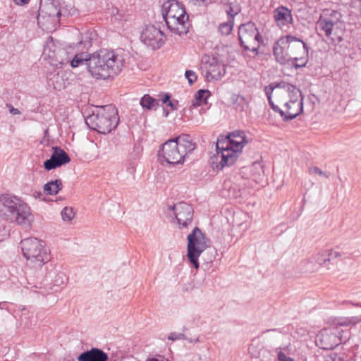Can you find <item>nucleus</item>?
Masks as SVG:
<instances>
[{
    "instance_id": "13",
    "label": "nucleus",
    "mask_w": 361,
    "mask_h": 361,
    "mask_svg": "<svg viewBox=\"0 0 361 361\" xmlns=\"http://www.w3.org/2000/svg\"><path fill=\"white\" fill-rule=\"evenodd\" d=\"M140 39L147 47L152 49H157L164 44L165 35L159 27L154 25H149L142 30Z\"/></svg>"
},
{
    "instance_id": "15",
    "label": "nucleus",
    "mask_w": 361,
    "mask_h": 361,
    "mask_svg": "<svg viewBox=\"0 0 361 361\" xmlns=\"http://www.w3.org/2000/svg\"><path fill=\"white\" fill-rule=\"evenodd\" d=\"M303 98L302 94L295 99L288 101L287 104L284 103L280 106L277 111L281 116L285 119H293L300 115L303 110Z\"/></svg>"
},
{
    "instance_id": "12",
    "label": "nucleus",
    "mask_w": 361,
    "mask_h": 361,
    "mask_svg": "<svg viewBox=\"0 0 361 361\" xmlns=\"http://www.w3.org/2000/svg\"><path fill=\"white\" fill-rule=\"evenodd\" d=\"M201 68L207 81L221 80L226 73L225 66L214 57H203Z\"/></svg>"
},
{
    "instance_id": "17",
    "label": "nucleus",
    "mask_w": 361,
    "mask_h": 361,
    "mask_svg": "<svg viewBox=\"0 0 361 361\" xmlns=\"http://www.w3.org/2000/svg\"><path fill=\"white\" fill-rule=\"evenodd\" d=\"M50 159L44 162V167L47 171L61 167L71 161L68 154L63 149L53 147Z\"/></svg>"
},
{
    "instance_id": "7",
    "label": "nucleus",
    "mask_w": 361,
    "mask_h": 361,
    "mask_svg": "<svg viewBox=\"0 0 361 361\" xmlns=\"http://www.w3.org/2000/svg\"><path fill=\"white\" fill-rule=\"evenodd\" d=\"M87 125L99 133H110L118 124L116 109L111 106L99 108L97 113H92L85 119Z\"/></svg>"
},
{
    "instance_id": "8",
    "label": "nucleus",
    "mask_w": 361,
    "mask_h": 361,
    "mask_svg": "<svg viewBox=\"0 0 361 361\" xmlns=\"http://www.w3.org/2000/svg\"><path fill=\"white\" fill-rule=\"evenodd\" d=\"M264 92L269 104L274 111L283 104H287L295 97L302 94L301 91L295 85L281 81L271 83L264 87Z\"/></svg>"
},
{
    "instance_id": "24",
    "label": "nucleus",
    "mask_w": 361,
    "mask_h": 361,
    "mask_svg": "<svg viewBox=\"0 0 361 361\" xmlns=\"http://www.w3.org/2000/svg\"><path fill=\"white\" fill-rule=\"evenodd\" d=\"M63 188L62 182L59 179L51 180L46 183L44 187V192L47 195H56Z\"/></svg>"
},
{
    "instance_id": "14",
    "label": "nucleus",
    "mask_w": 361,
    "mask_h": 361,
    "mask_svg": "<svg viewBox=\"0 0 361 361\" xmlns=\"http://www.w3.org/2000/svg\"><path fill=\"white\" fill-rule=\"evenodd\" d=\"M179 228L188 227L193 219V209L185 202H178L171 207Z\"/></svg>"
},
{
    "instance_id": "18",
    "label": "nucleus",
    "mask_w": 361,
    "mask_h": 361,
    "mask_svg": "<svg viewBox=\"0 0 361 361\" xmlns=\"http://www.w3.org/2000/svg\"><path fill=\"white\" fill-rule=\"evenodd\" d=\"M274 18L276 25L281 29L289 27L293 21L291 11L283 6L274 9Z\"/></svg>"
},
{
    "instance_id": "45",
    "label": "nucleus",
    "mask_w": 361,
    "mask_h": 361,
    "mask_svg": "<svg viewBox=\"0 0 361 361\" xmlns=\"http://www.w3.org/2000/svg\"><path fill=\"white\" fill-rule=\"evenodd\" d=\"M43 196L42 193L40 191H35L33 193V197L35 198H42Z\"/></svg>"
},
{
    "instance_id": "34",
    "label": "nucleus",
    "mask_w": 361,
    "mask_h": 361,
    "mask_svg": "<svg viewBox=\"0 0 361 361\" xmlns=\"http://www.w3.org/2000/svg\"><path fill=\"white\" fill-rule=\"evenodd\" d=\"M261 345L260 343L257 341H253L252 344L250 345L249 348V353L253 357H259L261 354Z\"/></svg>"
},
{
    "instance_id": "35",
    "label": "nucleus",
    "mask_w": 361,
    "mask_h": 361,
    "mask_svg": "<svg viewBox=\"0 0 361 361\" xmlns=\"http://www.w3.org/2000/svg\"><path fill=\"white\" fill-rule=\"evenodd\" d=\"M68 278L65 273L59 271L56 273L53 281L56 286H61L66 284Z\"/></svg>"
},
{
    "instance_id": "4",
    "label": "nucleus",
    "mask_w": 361,
    "mask_h": 361,
    "mask_svg": "<svg viewBox=\"0 0 361 361\" xmlns=\"http://www.w3.org/2000/svg\"><path fill=\"white\" fill-rule=\"evenodd\" d=\"M195 147V143L188 135L179 136L164 142L158 151V157L161 161L169 164H183L185 157L191 154Z\"/></svg>"
},
{
    "instance_id": "3",
    "label": "nucleus",
    "mask_w": 361,
    "mask_h": 361,
    "mask_svg": "<svg viewBox=\"0 0 361 361\" xmlns=\"http://www.w3.org/2000/svg\"><path fill=\"white\" fill-rule=\"evenodd\" d=\"M247 142L245 133L240 130L219 137L216 145V159L221 168L233 165Z\"/></svg>"
},
{
    "instance_id": "44",
    "label": "nucleus",
    "mask_w": 361,
    "mask_h": 361,
    "mask_svg": "<svg viewBox=\"0 0 361 361\" xmlns=\"http://www.w3.org/2000/svg\"><path fill=\"white\" fill-rule=\"evenodd\" d=\"M13 1L18 5H24L27 4L29 0H13Z\"/></svg>"
},
{
    "instance_id": "16",
    "label": "nucleus",
    "mask_w": 361,
    "mask_h": 361,
    "mask_svg": "<svg viewBox=\"0 0 361 361\" xmlns=\"http://www.w3.org/2000/svg\"><path fill=\"white\" fill-rule=\"evenodd\" d=\"M60 15L59 7L54 0H41L37 18L39 23H41L42 20L47 18L51 23H55Z\"/></svg>"
},
{
    "instance_id": "36",
    "label": "nucleus",
    "mask_w": 361,
    "mask_h": 361,
    "mask_svg": "<svg viewBox=\"0 0 361 361\" xmlns=\"http://www.w3.org/2000/svg\"><path fill=\"white\" fill-rule=\"evenodd\" d=\"M350 329L346 328L340 331V344L345 343L350 338Z\"/></svg>"
},
{
    "instance_id": "21",
    "label": "nucleus",
    "mask_w": 361,
    "mask_h": 361,
    "mask_svg": "<svg viewBox=\"0 0 361 361\" xmlns=\"http://www.w3.org/2000/svg\"><path fill=\"white\" fill-rule=\"evenodd\" d=\"M108 355L101 349L92 348L90 350L85 351L80 354L78 361H107Z\"/></svg>"
},
{
    "instance_id": "42",
    "label": "nucleus",
    "mask_w": 361,
    "mask_h": 361,
    "mask_svg": "<svg viewBox=\"0 0 361 361\" xmlns=\"http://www.w3.org/2000/svg\"><path fill=\"white\" fill-rule=\"evenodd\" d=\"M352 323V321L350 319H340V326H345L346 327L348 326Z\"/></svg>"
},
{
    "instance_id": "10",
    "label": "nucleus",
    "mask_w": 361,
    "mask_h": 361,
    "mask_svg": "<svg viewBox=\"0 0 361 361\" xmlns=\"http://www.w3.org/2000/svg\"><path fill=\"white\" fill-rule=\"evenodd\" d=\"M238 37L241 46L245 49L252 51H257L262 40L255 24L252 22L243 24L239 27Z\"/></svg>"
},
{
    "instance_id": "11",
    "label": "nucleus",
    "mask_w": 361,
    "mask_h": 361,
    "mask_svg": "<svg viewBox=\"0 0 361 361\" xmlns=\"http://www.w3.org/2000/svg\"><path fill=\"white\" fill-rule=\"evenodd\" d=\"M8 219L9 222L25 227L32 225L35 218L27 203L18 197Z\"/></svg>"
},
{
    "instance_id": "43",
    "label": "nucleus",
    "mask_w": 361,
    "mask_h": 361,
    "mask_svg": "<svg viewBox=\"0 0 361 361\" xmlns=\"http://www.w3.org/2000/svg\"><path fill=\"white\" fill-rule=\"evenodd\" d=\"M8 107L9 111L11 114L18 115L20 114V111L18 109L13 107L11 105H8Z\"/></svg>"
},
{
    "instance_id": "25",
    "label": "nucleus",
    "mask_w": 361,
    "mask_h": 361,
    "mask_svg": "<svg viewBox=\"0 0 361 361\" xmlns=\"http://www.w3.org/2000/svg\"><path fill=\"white\" fill-rule=\"evenodd\" d=\"M224 9L228 18L233 19L234 16L240 12L241 7L236 0H229L228 2L225 4Z\"/></svg>"
},
{
    "instance_id": "49",
    "label": "nucleus",
    "mask_w": 361,
    "mask_h": 361,
    "mask_svg": "<svg viewBox=\"0 0 361 361\" xmlns=\"http://www.w3.org/2000/svg\"><path fill=\"white\" fill-rule=\"evenodd\" d=\"M188 341H189L190 343H193V342H195V343H197V342H199V338H195V339H194V340H192V339H188Z\"/></svg>"
},
{
    "instance_id": "1",
    "label": "nucleus",
    "mask_w": 361,
    "mask_h": 361,
    "mask_svg": "<svg viewBox=\"0 0 361 361\" xmlns=\"http://www.w3.org/2000/svg\"><path fill=\"white\" fill-rule=\"evenodd\" d=\"M124 66V59L114 51L102 49L90 55L87 71L97 80L113 79Z\"/></svg>"
},
{
    "instance_id": "48",
    "label": "nucleus",
    "mask_w": 361,
    "mask_h": 361,
    "mask_svg": "<svg viewBox=\"0 0 361 361\" xmlns=\"http://www.w3.org/2000/svg\"><path fill=\"white\" fill-rule=\"evenodd\" d=\"M167 105L171 106L172 108V109H175L176 108L173 106V102L170 100L169 101V102L167 103Z\"/></svg>"
},
{
    "instance_id": "37",
    "label": "nucleus",
    "mask_w": 361,
    "mask_h": 361,
    "mask_svg": "<svg viewBox=\"0 0 361 361\" xmlns=\"http://www.w3.org/2000/svg\"><path fill=\"white\" fill-rule=\"evenodd\" d=\"M185 76L187 78L188 83L192 85L197 79L196 73L191 70H188L185 73Z\"/></svg>"
},
{
    "instance_id": "28",
    "label": "nucleus",
    "mask_w": 361,
    "mask_h": 361,
    "mask_svg": "<svg viewBox=\"0 0 361 361\" xmlns=\"http://www.w3.org/2000/svg\"><path fill=\"white\" fill-rule=\"evenodd\" d=\"M210 96V92L207 90H200L195 95L192 106H200L207 103Z\"/></svg>"
},
{
    "instance_id": "38",
    "label": "nucleus",
    "mask_w": 361,
    "mask_h": 361,
    "mask_svg": "<svg viewBox=\"0 0 361 361\" xmlns=\"http://www.w3.org/2000/svg\"><path fill=\"white\" fill-rule=\"evenodd\" d=\"M168 339L171 341H176V340H188V338L185 337V334L181 333H176L172 332L171 333L169 336Z\"/></svg>"
},
{
    "instance_id": "26",
    "label": "nucleus",
    "mask_w": 361,
    "mask_h": 361,
    "mask_svg": "<svg viewBox=\"0 0 361 361\" xmlns=\"http://www.w3.org/2000/svg\"><path fill=\"white\" fill-rule=\"evenodd\" d=\"M334 23L330 19H320L317 24V29L323 31L327 37H330L332 34Z\"/></svg>"
},
{
    "instance_id": "40",
    "label": "nucleus",
    "mask_w": 361,
    "mask_h": 361,
    "mask_svg": "<svg viewBox=\"0 0 361 361\" xmlns=\"http://www.w3.org/2000/svg\"><path fill=\"white\" fill-rule=\"evenodd\" d=\"M195 6H204L211 4L213 0H188Z\"/></svg>"
},
{
    "instance_id": "5",
    "label": "nucleus",
    "mask_w": 361,
    "mask_h": 361,
    "mask_svg": "<svg viewBox=\"0 0 361 361\" xmlns=\"http://www.w3.org/2000/svg\"><path fill=\"white\" fill-rule=\"evenodd\" d=\"M161 13L171 32L180 36L188 33V16L180 3L176 0H168L162 5Z\"/></svg>"
},
{
    "instance_id": "41",
    "label": "nucleus",
    "mask_w": 361,
    "mask_h": 361,
    "mask_svg": "<svg viewBox=\"0 0 361 361\" xmlns=\"http://www.w3.org/2000/svg\"><path fill=\"white\" fill-rule=\"evenodd\" d=\"M305 264L307 265V268L305 269L306 271L309 272H313L317 269V267L314 264H313V262H305Z\"/></svg>"
},
{
    "instance_id": "29",
    "label": "nucleus",
    "mask_w": 361,
    "mask_h": 361,
    "mask_svg": "<svg viewBox=\"0 0 361 361\" xmlns=\"http://www.w3.org/2000/svg\"><path fill=\"white\" fill-rule=\"evenodd\" d=\"M279 361H295L288 357L291 354V349L289 345L278 348L276 350Z\"/></svg>"
},
{
    "instance_id": "46",
    "label": "nucleus",
    "mask_w": 361,
    "mask_h": 361,
    "mask_svg": "<svg viewBox=\"0 0 361 361\" xmlns=\"http://www.w3.org/2000/svg\"><path fill=\"white\" fill-rule=\"evenodd\" d=\"M170 101V97L168 94L164 95V97L162 98V102L164 104H167Z\"/></svg>"
},
{
    "instance_id": "20",
    "label": "nucleus",
    "mask_w": 361,
    "mask_h": 361,
    "mask_svg": "<svg viewBox=\"0 0 361 361\" xmlns=\"http://www.w3.org/2000/svg\"><path fill=\"white\" fill-rule=\"evenodd\" d=\"M17 197L8 194L0 195V217L2 219L8 221Z\"/></svg>"
},
{
    "instance_id": "6",
    "label": "nucleus",
    "mask_w": 361,
    "mask_h": 361,
    "mask_svg": "<svg viewBox=\"0 0 361 361\" xmlns=\"http://www.w3.org/2000/svg\"><path fill=\"white\" fill-rule=\"evenodd\" d=\"M23 255L28 265L41 268L49 261V253L44 243L37 238H27L20 241Z\"/></svg>"
},
{
    "instance_id": "33",
    "label": "nucleus",
    "mask_w": 361,
    "mask_h": 361,
    "mask_svg": "<svg viewBox=\"0 0 361 361\" xmlns=\"http://www.w3.org/2000/svg\"><path fill=\"white\" fill-rule=\"evenodd\" d=\"M61 216L63 221L70 223L75 217V212L72 207H65L61 212Z\"/></svg>"
},
{
    "instance_id": "2",
    "label": "nucleus",
    "mask_w": 361,
    "mask_h": 361,
    "mask_svg": "<svg viewBox=\"0 0 361 361\" xmlns=\"http://www.w3.org/2000/svg\"><path fill=\"white\" fill-rule=\"evenodd\" d=\"M274 55L281 63H290L295 68L304 67L308 61V51L304 42L295 37H281L274 47Z\"/></svg>"
},
{
    "instance_id": "27",
    "label": "nucleus",
    "mask_w": 361,
    "mask_h": 361,
    "mask_svg": "<svg viewBox=\"0 0 361 361\" xmlns=\"http://www.w3.org/2000/svg\"><path fill=\"white\" fill-rule=\"evenodd\" d=\"M90 55L86 52L78 53L75 55L74 58L70 61L73 68L78 67L80 65L85 64L87 67V63Z\"/></svg>"
},
{
    "instance_id": "32",
    "label": "nucleus",
    "mask_w": 361,
    "mask_h": 361,
    "mask_svg": "<svg viewBox=\"0 0 361 361\" xmlns=\"http://www.w3.org/2000/svg\"><path fill=\"white\" fill-rule=\"evenodd\" d=\"M233 28V19L229 18L227 22L222 23L219 25V32L224 35H228Z\"/></svg>"
},
{
    "instance_id": "47",
    "label": "nucleus",
    "mask_w": 361,
    "mask_h": 361,
    "mask_svg": "<svg viewBox=\"0 0 361 361\" xmlns=\"http://www.w3.org/2000/svg\"><path fill=\"white\" fill-rule=\"evenodd\" d=\"M252 169H256V170H259V171H261L262 170V167L260 166L259 164L258 163H255L253 165H252Z\"/></svg>"
},
{
    "instance_id": "30",
    "label": "nucleus",
    "mask_w": 361,
    "mask_h": 361,
    "mask_svg": "<svg viewBox=\"0 0 361 361\" xmlns=\"http://www.w3.org/2000/svg\"><path fill=\"white\" fill-rule=\"evenodd\" d=\"M224 188L228 190V196L231 198H237L241 196V190L236 185H231L230 181L224 183Z\"/></svg>"
},
{
    "instance_id": "31",
    "label": "nucleus",
    "mask_w": 361,
    "mask_h": 361,
    "mask_svg": "<svg viewBox=\"0 0 361 361\" xmlns=\"http://www.w3.org/2000/svg\"><path fill=\"white\" fill-rule=\"evenodd\" d=\"M140 104L143 108L151 109L158 105V101L148 94H145L140 100Z\"/></svg>"
},
{
    "instance_id": "9",
    "label": "nucleus",
    "mask_w": 361,
    "mask_h": 361,
    "mask_svg": "<svg viewBox=\"0 0 361 361\" xmlns=\"http://www.w3.org/2000/svg\"><path fill=\"white\" fill-rule=\"evenodd\" d=\"M208 247L209 240L197 227L188 235L187 257L196 269L199 268V257Z\"/></svg>"
},
{
    "instance_id": "39",
    "label": "nucleus",
    "mask_w": 361,
    "mask_h": 361,
    "mask_svg": "<svg viewBox=\"0 0 361 361\" xmlns=\"http://www.w3.org/2000/svg\"><path fill=\"white\" fill-rule=\"evenodd\" d=\"M309 173L312 176H319L326 178V176L325 175V173L320 169H319L318 167H316V166L310 168Z\"/></svg>"
},
{
    "instance_id": "19",
    "label": "nucleus",
    "mask_w": 361,
    "mask_h": 361,
    "mask_svg": "<svg viewBox=\"0 0 361 361\" xmlns=\"http://www.w3.org/2000/svg\"><path fill=\"white\" fill-rule=\"evenodd\" d=\"M337 336L328 329L320 331L316 338L317 345L323 349H333L338 345Z\"/></svg>"
},
{
    "instance_id": "22",
    "label": "nucleus",
    "mask_w": 361,
    "mask_h": 361,
    "mask_svg": "<svg viewBox=\"0 0 361 361\" xmlns=\"http://www.w3.org/2000/svg\"><path fill=\"white\" fill-rule=\"evenodd\" d=\"M47 84L56 91H61L66 87V80L59 73H50L47 76Z\"/></svg>"
},
{
    "instance_id": "23",
    "label": "nucleus",
    "mask_w": 361,
    "mask_h": 361,
    "mask_svg": "<svg viewBox=\"0 0 361 361\" xmlns=\"http://www.w3.org/2000/svg\"><path fill=\"white\" fill-rule=\"evenodd\" d=\"M337 252L332 250H326L318 253L312 259L319 266L325 265L331 262H336Z\"/></svg>"
},
{
    "instance_id": "50",
    "label": "nucleus",
    "mask_w": 361,
    "mask_h": 361,
    "mask_svg": "<svg viewBox=\"0 0 361 361\" xmlns=\"http://www.w3.org/2000/svg\"><path fill=\"white\" fill-rule=\"evenodd\" d=\"M330 357H331V358L332 359V360H334H334H336V354H335V355H330Z\"/></svg>"
}]
</instances>
